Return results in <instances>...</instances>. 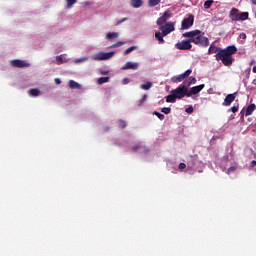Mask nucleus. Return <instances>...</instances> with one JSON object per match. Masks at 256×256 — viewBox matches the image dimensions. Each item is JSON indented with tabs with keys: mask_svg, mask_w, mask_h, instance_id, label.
<instances>
[{
	"mask_svg": "<svg viewBox=\"0 0 256 256\" xmlns=\"http://www.w3.org/2000/svg\"><path fill=\"white\" fill-rule=\"evenodd\" d=\"M176 22H166L161 26V37H167L169 33L175 31Z\"/></svg>",
	"mask_w": 256,
	"mask_h": 256,
	"instance_id": "4",
	"label": "nucleus"
},
{
	"mask_svg": "<svg viewBox=\"0 0 256 256\" xmlns=\"http://www.w3.org/2000/svg\"><path fill=\"white\" fill-rule=\"evenodd\" d=\"M153 87V83L151 82H146V84H141L140 89H143V91H149Z\"/></svg>",
	"mask_w": 256,
	"mask_h": 256,
	"instance_id": "20",
	"label": "nucleus"
},
{
	"mask_svg": "<svg viewBox=\"0 0 256 256\" xmlns=\"http://www.w3.org/2000/svg\"><path fill=\"white\" fill-rule=\"evenodd\" d=\"M235 99H237V92H235L233 94H228L222 103L223 107H229L231 105V103H233V101H235Z\"/></svg>",
	"mask_w": 256,
	"mask_h": 256,
	"instance_id": "11",
	"label": "nucleus"
},
{
	"mask_svg": "<svg viewBox=\"0 0 256 256\" xmlns=\"http://www.w3.org/2000/svg\"><path fill=\"white\" fill-rule=\"evenodd\" d=\"M230 19L232 21H239V17H240V14H239V10L237 8H233L231 11H230V15H229Z\"/></svg>",
	"mask_w": 256,
	"mask_h": 256,
	"instance_id": "14",
	"label": "nucleus"
},
{
	"mask_svg": "<svg viewBox=\"0 0 256 256\" xmlns=\"http://www.w3.org/2000/svg\"><path fill=\"white\" fill-rule=\"evenodd\" d=\"M249 19V12H242L238 18V21H247Z\"/></svg>",
	"mask_w": 256,
	"mask_h": 256,
	"instance_id": "21",
	"label": "nucleus"
},
{
	"mask_svg": "<svg viewBox=\"0 0 256 256\" xmlns=\"http://www.w3.org/2000/svg\"><path fill=\"white\" fill-rule=\"evenodd\" d=\"M155 37L161 43V32H156Z\"/></svg>",
	"mask_w": 256,
	"mask_h": 256,
	"instance_id": "37",
	"label": "nucleus"
},
{
	"mask_svg": "<svg viewBox=\"0 0 256 256\" xmlns=\"http://www.w3.org/2000/svg\"><path fill=\"white\" fill-rule=\"evenodd\" d=\"M67 1V7L71 8L75 3H77V0H66Z\"/></svg>",
	"mask_w": 256,
	"mask_h": 256,
	"instance_id": "32",
	"label": "nucleus"
},
{
	"mask_svg": "<svg viewBox=\"0 0 256 256\" xmlns=\"http://www.w3.org/2000/svg\"><path fill=\"white\" fill-rule=\"evenodd\" d=\"M118 123L120 129H125V127H127V122H125V120H119Z\"/></svg>",
	"mask_w": 256,
	"mask_h": 256,
	"instance_id": "31",
	"label": "nucleus"
},
{
	"mask_svg": "<svg viewBox=\"0 0 256 256\" xmlns=\"http://www.w3.org/2000/svg\"><path fill=\"white\" fill-rule=\"evenodd\" d=\"M130 5L134 8V9H139V7L143 6V0H131L130 1Z\"/></svg>",
	"mask_w": 256,
	"mask_h": 256,
	"instance_id": "16",
	"label": "nucleus"
},
{
	"mask_svg": "<svg viewBox=\"0 0 256 256\" xmlns=\"http://www.w3.org/2000/svg\"><path fill=\"white\" fill-rule=\"evenodd\" d=\"M229 111H232V113H237V111H239V104H238L237 106L231 107V108L228 110V112H229Z\"/></svg>",
	"mask_w": 256,
	"mask_h": 256,
	"instance_id": "34",
	"label": "nucleus"
},
{
	"mask_svg": "<svg viewBox=\"0 0 256 256\" xmlns=\"http://www.w3.org/2000/svg\"><path fill=\"white\" fill-rule=\"evenodd\" d=\"M205 89V84H200L198 86H194L192 88H188V97H192V95H197V93H201Z\"/></svg>",
	"mask_w": 256,
	"mask_h": 256,
	"instance_id": "10",
	"label": "nucleus"
},
{
	"mask_svg": "<svg viewBox=\"0 0 256 256\" xmlns=\"http://www.w3.org/2000/svg\"><path fill=\"white\" fill-rule=\"evenodd\" d=\"M56 61H57L58 65H59L60 63H63V57H61V56H56Z\"/></svg>",
	"mask_w": 256,
	"mask_h": 256,
	"instance_id": "38",
	"label": "nucleus"
},
{
	"mask_svg": "<svg viewBox=\"0 0 256 256\" xmlns=\"http://www.w3.org/2000/svg\"><path fill=\"white\" fill-rule=\"evenodd\" d=\"M185 111L191 115V113H193L194 109H193V106H189L188 108L185 109Z\"/></svg>",
	"mask_w": 256,
	"mask_h": 256,
	"instance_id": "36",
	"label": "nucleus"
},
{
	"mask_svg": "<svg viewBox=\"0 0 256 256\" xmlns=\"http://www.w3.org/2000/svg\"><path fill=\"white\" fill-rule=\"evenodd\" d=\"M127 69L137 71V69H139V63L128 61L124 64V66H122V71H127Z\"/></svg>",
	"mask_w": 256,
	"mask_h": 256,
	"instance_id": "12",
	"label": "nucleus"
},
{
	"mask_svg": "<svg viewBox=\"0 0 256 256\" xmlns=\"http://www.w3.org/2000/svg\"><path fill=\"white\" fill-rule=\"evenodd\" d=\"M109 76H106V77H100L98 80H97V83L98 85H103V83H109Z\"/></svg>",
	"mask_w": 256,
	"mask_h": 256,
	"instance_id": "22",
	"label": "nucleus"
},
{
	"mask_svg": "<svg viewBox=\"0 0 256 256\" xmlns=\"http://www.w3.org/2000/svg\"><path fill=\"white\" fill-rule=\"evenodd\" d=\"M235 53H237V47L235 45L228 46L215 54V59L216 61H221L225 67H231L233 61H235V59H233Z\"/></svg>",
	"mask_w": 256,
	"mask_h": 256,
	"instance_id": "1",
	"label": "nucleus"
},
{
	"mask_svg": "<svg viewBox=\"0 0 256 256\" xmlns=\"http://www.w3.org/2000/svg\"><path fill=\"white\" fill-rule=\"evenodd\" d=\"M161 111L165 115H169V113H171V109L169 107H164V108L161 109Z\"/></svg>",
	"mask_w": 256,
	"mask_h": 256,
	"instance_id": "33",
	"label": "nucleus"
},
{
	"mask_svg": "<svg viewBox=\"0 0 256 256\" xmlns=\"http://www.w3.org/2000/svg\"><path fill=\"white\" fill-rule=\"evenodd\" d=\"M256 166V160H253L250 164V167H255Z\"/></svg>",
	"mask_w": 256,
	"mask_h": 256,
	"instance_id": "45",
	"label": "nucleus"
},
{
	"mask_svg": "<svg viewBox=\"0 0 256 256\" xmlns=\"http://www.w3.org/2000/svg\"><path fill=\"white\" fill-rule=\"evenodd\" d=\"M193 23H195V16L193 14H189L187 18L182 20L181 31H185L187 29H191L193 27Z\"/></svg>",
	"mask_w": 256,
	"mask_h": 256,
	"instance_id": "5",
	"label": "nucleus"
},
{
	"mask_svg": "<svg viewBox=\"0 0 256 256\" xmlns=\"http://www.w3.org/2000/svg\"><path fill=\"white\" fill-rule=\"evenodd\" d=\"M251 3H252L253 5H256V0H251Z\"/></svg>",
	"mask_w": 256,
	"mask_h": 256,
	"instance_id": "48",
	"label": "nucleus"
},
{
	"mask_svg": "<svg viewBox=\"0 0 256 256\" xmlns=\"http://www.w3.org/2000/svg\"><path fill=\"white\" fill-rule=\"evenodd\" d=\"M164 42V40H163V38H161V43H163Z\"/></svg>",
	"mask_w": 256,
	"mask_h": 256,
	"instance_id": "52",
	"label": "nucleus"
},
{
	"mask_svg": "<svg viewBox=\"0 0 256 256\" xmlns=\"http://www.w3.org/2000/svg\"><path fill=\"white\" fill-rule=\"evenodd\" d=\"M132 151L134 153H149V149H147L145 146H143V144L141 143H138V144H135L133 147H132Z\"/></svg>",
	"mask_w": 256,
	"mask_h": 256,
	"instance_id": "13",
	"label": "nucleus"
},
{
	"mask_svg": "<svg viewBox=\"0 0 256 256\" xmlns=\"http://www.w3.org/2000/svg\"><path fill=\"white\" fill-rule=\"evenodd\" d=\"M161 0H148L149 7H156V5H159Z\"/></svg>",
	"mask_w": 256,
	"mask_h": 256,
	"instance_id": "24",
	"label": "nucleus"
},
{
	"mask_svg": "<svg viewBox=\"0 0 256 256\" xmlns=\"http://www.w3.org/2000/svg\"><path fill=\"white\" fill-rule=\"evenodd\" d=\"M11 65H12V67H17L18 69H23L25 67H30L31 66V64L27 63V61L19 60V59L12 60Z\"/></svg>",
	"mask_w": 256,
	"mask_h": 256,
	"instance_id": "9",
	"label": "nucleus"
},
{
	"mask_svg": "<svg viewBox=\"0 0 256 256\" xmlns=\"http://www.w3.org/2000/svg\"><path fill=\"white\" fill-rule=\"evenodd\" d=\"M153 115H157V116H158V119H161V113L155 111V112H153Z\"/></svg>",
	"mask_w": 256,
	"mask_h": 256,
	"instance_id": "43",
	"label": "nucleus"
},
{
	"mask_svg": "<svg viewBox=\"0 0 256 256\" xmlns=\"http://www.w3.org/2000/svg\"><path fill=\"white\" fill-rule=\"evenodd\" d=\"M223 48L221 47H217L213 44L210 45L209 49H208V55H213V53H219V51H222Z\"/></svg>",
	"mask_w": 256,
	"mask_h": 256,
	"instance_id": "15",
	"label": "nucleus"
},
{
	"mask_svg": "<svg viewBox=\"0 0 256 256\" xmlns=\"http://www.w3.org/2000/svg\"><path fill=\"white\" fill-rule=\"evenodd\" d=\"M253 73H256V66L252 68Z\"/></svg>",
	"mask_w": 256,
	"mask_h": 256,
	"instance_id": "47",
	"label": "nucleus"
},
{
	"mask_svg": "<svg viewBox=\"0 0 256 256\" xmlns=\"http://www.w3.org/2000/svg\"><path fill=\"white\" fill-rule=\"evenodd\" d=\"M236 169H237V167H235V166H231V167H230V168H228V170H227V175H229V174L233 173V171H236Z\"/></svg>",
	"mask_w": 256,
	"mask_h": 256,
	"instance_id": "35",
	"label": "nucleus"
},
{
	"mask_svg": "<svg viewBox=\"0 0 256 256\" xmlns=\"http://www.w3.org/2000/svg\"><path fill=\"white\" fill-rule=\"evenodd\" d=\"M171 17V11L167 10L164 12V14L161 17V21H166L167 19H170Z\"/></svg>",
	"mask_w": 256,
	"mask_h": 256,
	"instance_id": "23",
	"label": "nucleus"
},
{
	"mask_svg": "<svg viewBox=\"0 0 256 256\" xmlns=\"http://www.w3.org/2000/svg\"><path fill=\"white\" fill-rule=\"evenodd\" d=\"M135 49H137V46H131L128 49H126L124 51V55H129V53H133V51H135Z\"/></svg>",
	"mask_w": 256,
	"mask_h": 256,
	"instance_id": "29",
	"label": "nucleus"
},
{
	"mask_svg": "<svg viewBox=\"0 0 256 256\" xmlns=\"http://www.w3.org/2000/svg\"><path fill=\"white\" fill-rule=\"evenodd\" d=\"M186 167H187V164L185 163H180L178 166L179 169H185Z\"/></svg>",
	"mask_w": 256,
	"mask_h": 256,
	"instance_id": "40",
	"label": "nucleus"
},
{
	"mask_svg": "<svg viewBox=\"0 0 256 256\" xmlns=\"http://www.w3.org/2000/svg\"><path fill=\"white\" fill-rule=\"evenodd\" d=\"M30 93L33 97H37L41 94V91H39V89H37V88H34V89L30 90Z\"/></svg>",
	"mask_w": 256,
	"mask_h": 256,
	"instance_id": "28",
	"label": "nucleus"
},
{
	"mask_svg": "<svg viewBox=\"0 0 256 256\" xmlns=\"http://www.w3.org/2000/svg\"><path fill=\"white\" fill-rule=\"evenodd\" d=\"M123 45H125V42H123V41H118L117 43L112 44V45L110 46V49H115V48H117V47H123Z\"/></svg>",
	"mask_w": 256,
	"mask_h": 256,
	"instance_id": "25",
	"label": "nucleus"
},
{
	"mask_svg": "<svg viewBox=\"0 0 256 256\" xmlns=\"http://www.w3.org/2000/svg\"><path fill=\"white\" fill-rule=\"evenodd\" d=\"M105 37H106L107 41H113V39H117V37H119V33L109 32L108 34H106Z\"/></svg>",
	"mask_w": 256,
	"mask_h": 256,
	"instance_id": "18",
	"label": "nucleus"
},
{
	"mask_svg": "<svg viewBox=\"0 0 256 256\" xmlns=\"http://www.w3.org/2000/svg\"><path fill=\"white\" fill-rule=\"evenodd\" d=\"M54 81H55L56 85H61V79L55 78Z\"/></svg>",
	"mask_w": 256,
	"mask_h": 256,
	"instance_id": "42",
	"label": "nucleus"
},
{
	"mask_svg": "<svg viewBox=\"0 0 256 256\" xmlns=\"http://www.w3.org/2000/svg\"><path fill=\"white\" fill-rule=\"evenodd\" d=\"M107 73H109V72H104V73H102V75H107Z\"/></svg>",
	"mask_w": 256,
	"mask_h": 256,
	"instance_id": "51",
	"label": "nucleus"
},
{
	"mask_svg": "<svg viewBox=\"0 0 256 256\" xmlns=\"http://www.w3.org/2000/svg\"><path fill=\"white\" fill-rule=\"evenodd\" d=\"M157 25H161V17L157 19Z\"/></svg>",
	"mask_w": 256,
	"mask_h": 256,
	"instance_id": "46",
	"label": "nucleus"
},
{
	"mask_svg": "<svg viewBox=\"0 0 256 256\" xmlns=\"http://www.w3.org/2000/svg\"><path fill=\"white\" fill-rule=\"evenodd\" d=\"M145 101H147V94H144L142 96V98L139 100L138 107H141V105H143V103H145Z\"/></svg>",
	"mask_w": 256,
	"mask_h": 256,
	"instance_id": "30",
	"label": "nucleus"
},
{
	"mask_svg": "<svg viewBox=\"0 0 256 256\" xmlns=\"http://www.w3.org/2000/svg\"><path fill=\"white\" fill-rule=\"evenodd\" d=\"M182 37L190 39L191 43L198 47H209V38L205 37V32L201 30H192L182 34Z\"/></svg>",
	"mask_w": 256,
	"mask_h": 256,
	"instance_id": "2",
	"label": "nucleus"
},
{
	"mask_svg": "<svg viewBox=\"0 0 256 256\" xmlns=\"http://www.w3.org/2000/svg\"><path fill=\"white\" fill-rule=\"evenodd\" d=\"M253 85H256V79L253 80Z\"/></svg>",
	"mask_w": 256,
	"mask_h": 256,
	"instance_id": "50",
	"label": "nucleus"
},
{
	"mask_svg": "<svg viewBox=\"0 0 256 256\" xmlns=\"http://www.w3.org/2000/svg\"><path fill=\"white\" fill-rule=\"evenodd\" d=\"M191 73H193V70L188 69L182 74H179L177 76H173L171 78V82L172 83H181L182 81H185V79H187V77H189V75H191Z\"/></svg>",
	"mask_w": 256,
	"mask_h": 256,
	"instance_id": "7",
	"label": "nucleus"
},
{
	"mask_svg": "<svg viewBox=\"0 0 256 256\" xmlns=\"http://www.w3.org/2000/svg\"><path fill=\"white\" fill-rule=\"evenodd\" d=\"M165 119V115L161 114V120Z\"/></svg>",
	"mask_w": 256,
	"mask_h": 256,
	"instance_id": "49",
	"label": "nucleus"
},
{
	"mask_svg": "<svg viewBox=\"0 0 256 256\" xmlns=\"http://www.w3.org/2000/svg\"><path fill=\"white\" fill-rule=\"evenodd\" d=\"M215 1L213 0H208L204 2V9H211V5H213Z\"/></svg>",
	"mask_w": 256,
	"mask_h": 256,
	"instance_id": "26",
	"label": "nucleus"
},
{
	"mask_svg": "<svg viewBox=\"0 0 256 256\" xmlns=\"http://www.w3.org/2000/svg\"><path fill=\"white\" fill-rule=\"evenodd\" d=\"M115 52H100L95 57V61H108V59H111L114 57Z\"/></svg>",
	"mask_w": 256,
	"mask_h": 256,
	"instance_id": "8",
	"label": "nucleus"
},
{
	"mask_svg": "<svg viewBox=\"0 0 256 256\" xmlns=\"http://www.w3.org/2000/svg\"><path fill=\"white\" fill-rule=\"evenodd\" d=\"M239 38L240 39H247V34L242 32V33H240Z\"/></svg>",
	"mask_w": 256,
	"mask_h": 256,
	"instance_id": "39",
	"label": "nucleus"
},
{
	"mask_svg": "<svg viewBox=\"0 0 256 256\" xmlns=\"http://www.w3.org/2000/svg\"><path fill=\"white\" fill-rule=\"evenodd\" d=\"M125 21H127V18H123L121 20H119L116 25H121V23H125Z\"/></svg>",
	"mask_w": 256,
	"mask_h": 256,
	"instance_id": "41",
	"label": "nucleus"
},
{
	"mask_svg": "<svg viewBox=\"0 0 256 256\" xmlns=\"http://www.w3.org/2000/svg\"><path fill=\"white\" fill-rule=\"evenodd\" d=\"M127 83H129V79L128 78H124L123 79V85H127Z\"/></svg>",
	"mask_w": 256,
	"mask_h": 256,
	"instance_id": "44",
	"label": "nucleus"
},
{
	"mask_svg": "<svg viewBox=\"0 0 256 256\" xmlns=\"http://www.w3.org/2000/svg\"><path fill=\"white\" fill-rule=\"evenodd\" d=\"M191 43V38H188V40H182L181 42L176 43L175 47L180 51H188L193 47Z\"/></svg>",
	"mask_w": 256,
	"mask_h": 256,
	"instance_id": "6",
	"label": "nucleus"
},
{
	"mask_svg": "<svg viewBox=\"0 0 256 256\" xmlns=\"http://www.w3.org/2000/svg\"><path fill=\"white\" fill-rule=\"evenodd\" d=\"M68 87H70V89H81V84H79L75 80H70L68 82Z\"/></svg>",
	"mask_w": 256,
	"mask_h": 256,
	"instance_id": "17",
	"label": "nucleus"
},
{
	"mask_svg": "<svg viewBox=\"0 0 256 256\" xmlns=\"http://www.w3.org/2000/svg\"><path fill=\"white\" fill-rule=\"evenodd\" d=\"M184 97H189L188 86H185L184 84H180L176 89L171 90L170 95H168L166 98V102L175 103L177 99L181 100Z\"/></svg>",
	"mask_w": 256,
	"mask_h": 256,
	"instance_id": "3",
	"label": "nucleus"
},
{
	"mask_svg": "<svg viewBox=\"0 0 256 256\" xmlns=\"http://www.w3.org/2000/svg\"><path fill=\"white\" fill-rule=\"evenodd\" d=\"M256 105L255 104H250L247 109H246V117H249V115H253V111H255Z\"/></svg>",
	"mask_w": 256,
	"mask_h": 256,
	"instance_id": "19",
	"label": "nucleus"
},
{
	"mask_svg": "<svg viewBox=\"0 0 256 256\" xmlns=\"http://www.w3.org/2000/svg\"><path fill=\"white\" fill-rule=\"evenodd\" d=\"M196 83H197V78L191 76V77L189 78V82H188V84H187V87H191V85H195Z\"/></svg>",
	"mask_w": 256,
	"mask_h": 256,
	"instance_id": "27",
	"label": "nucleus"
}]
</instances>
